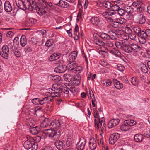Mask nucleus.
<instances>
[{"mask_svg": "<svg viewBox=\"0 0 150 150\" xmlns=\"http://www.w3.org/2000/svg\"><path fill=\"white\" fill-rule=\"evenodd\" d=\"M61 121L58 120H55L51 122L50 121V128H56V129H61Z\"/></svg>", "mask_w": 150, "mask_h": 150, "instance_id": "nucleus-10", "label": "nucleus"}, {"mask_svg": "<svg viewBox=\"0 0 150 150\" xmlns=\"http://www.w3.org/2000/svg\"><path fill=\"white\" fill-rule=\"evenodd\" d=\"M109 34L110 38L113 40H116L118 38L117 35L115 33V32L112 31H109L108 32Z\"/></svg>", "mask_w": 150, "mask_h": 150, "instance_id": "nucleus-31", "label": "nucleus"}, {"mask_svg": "<svg viewBox=\"0 0 150 150\" xmlns=\"http://www.w3.org/2000/svg\"><path fill=\"white\" fill-rule=\"evenodd\" d=\"M4 6V9L7 12H11L12 10V7L10 2L8 1H5Z\"/></svg>", "mask_w": 150, "mask_h": 150, "instance_id": "nucleus-20", "label": "nucleus"}, {"mask_svg": "<svg viewBox=\"0 0 150 150\" xmlns=\"http://www.w3.org/2000/svg\"><path fill=\"white\" fill-rule=\"evenodd\" d=\"M52 100L49 96H47L42 99H40V104L42 105L47 103L50 101Z\"/></svg>", "mask_w": 150, "mask_h": 150, "instance_id": "nucleus-27", "label": "nucleus"}, {"mask_svg": "<svg viewBox=\"0 0 150 150\" xmlns=\"http://www.w3.org/2000/svg\"><path fill=\"white\" fill-rule=\"evenodd\" d=\"M134 139L136 142H140L143 140V136L142 134H137L134 136Z\"/></svg>", "mask_w": 150, "mask_h": 150, "instance_id": "nucleus-28", "label": "nucleus"}, {"mask_svg": "<svg viewBox=\"0 0 150 150\" xmlns=\"http://www.w3.org/2000/svg\"><path fill=\"white\" fill-rule=\"evenodd\" d=\"M54 145L59 150H62L64 149L65 146V144L63 142L59 140H57L54 142Z\"/></svg>", "mask_w": 150, "mask_h": 150, "instance_id": "nucleus-18", "label": "nucleus"}, {"mask_svg": "<svg viewBox=\"0 0 150 150\" xmlns=\"http://www.w3.org/2000/svg\"><path fill=\"white\" fill-rule=\"evenodd\" d=\"M105 44L107 46L110 47H112L113 46V43L111 41L109 40L106 41Z\"/></svg>", "mask_w": 150, "mask_h": 150, "instance_id": "nucleus-58", "label": "nucleus"}, {"mask_svg": "<svg viewBox=\"0 0 150 150\" xmlns=\"http://www.w3.org/2000/svg\"><path fill=\"white\" fill-rule=\"evenodd\" d=\"M78 53L74 51L72 52L68 57V60L69 62H74L77 56Z\"/></svg>", "mask_w": 150, "mask_h": 150, "instance_id": "nucleus-21", "label": "nucleus"}, {"mask_svg": "<svg viewBox=\"0 0 150 150\" xmlns=\"http://www.w3.org/2000/svg\"><path fill=\"white\" fill-rule=\"evenodd\" d=\"M67 69V66L65 65H59L54 69V71L57 73H62L66 71Z\"/></svg>", "mask_w": 150, "mask_h": 150, "instance_id": "nucleus-15", "label": "nucleus"}, {"mask_svg": "<svg viewBox=\"0 0 150 150\" xmlns=\"http://www.w3.org/2000/svg\"><path fill=\"white\" fill-rule=\"evenodd\" d=\"M115 45L118 49H121L122 48V46L121 43L119 42H116L115 43Z\"/></svg>", "mask_w": 150, "mask_h": 150, "instance_id": "nucleus-57", "label": "nucleus"}, {"mask_svg": "<svg viewBox=\"0 0 150 150\" xmlns=\"http://www.w3.org/2000/svg\"><path fill=\"white\" fill-rule=\"evenodd\" d=\"M35 19L30 18L28 19L26 21V24L28 26H33L36 22Z\"/></svg>", "mask_w": 150, "mask_h": 150, "instance_id": "nucleus-29", "label": "nucleus"}, {"mask_svg": "<svg viewBox=\"0 0 150 150\" xmlns=\"http://www.w3.org/2000/svg\"><path fill=\"white\" fill-rule=\"evenodd\" d=\"M13 49V45L11 43H10L8 45H5L2 48V51L0 53V54L3 58L8 59L10 54V49L11 51Z\"/></svg>", "mask_w": 150, "mask_h": 150, "instance_id": "nucleus-5", "label": "nucleus"}, {"mask_svg": "<svg viewBox=\"0 0 150 150\" xmlns=\"http://www.w3.org/2000/svg\"><path fill=\"white\" fill-rule=\"evenodd\" d=\"M80 77L79 75H74L72 76L71 81L74 85L78 86L80 83Z\"/></svg>", "mask_w": 150, "mask_h": 150, "instance_id": "nucleus-14", "label": "nucleus"}, {"mask_svg": "<svg viewBox=\"0 0 150 150\" xmlns=\"http://www.w3.org/2000/svg\"><path fill=\"white\" fill-rule=\"evenodd\" d=\"M12 51L16 57L19 58L21 56V53L20 51L17 49L14 48V49H13V48Z\"/></svg>", "mask_w": 150, "mask_h": 150, "instance_id": "nucleus-41", "label": "nucleus"}, {"mask_svg": "<svg viewBox=\"0 0 150 150\" xmlns=\"http://www.w3.org/2000/svg\"><path fill=\"white\" fill-rule=\"evenodd\" d=\"M125 123L127 125L130 127V126H132L136 124V121L133 120H127L125 121Z\"/></svg>", "mask_w": 150, "mask_h": 150, "instance_id": "nucleus-39", "label": "nucleus"}, {"mask_svg": "<svg viewBox=\"0 0 150 150\" xmlns=\"http://www.w3.org/2000/svg\"><path fill=\"white\" fill-rule=\"evenodd\" d=\"M61 79V77L58 75H56L54 76L53 79L55 82H58Z\"/></svg>", "mask_w": 150, "mask_h": 150, "instance_id": "nucleus-61", "label": "nucleus"}, {"mask_svg": "<svg viewBox=\"0 0 150 150\" xmlns=\"http://www.w3.org/2000/svg\"><path fill=\"white\" fill-rule=\"evenodd\" d=\"M16 2L18 6L21 8H26L31 11L34 9L40 16L45 15L46 17L50 16V13L46 12L47 9L38 6L35 0H16Z\"/></svg>", "mask_w": 150, "mask_h": 150, "instance_id": "nucleus-1", "label": "nucleus"}, {"mask_svg": "<svg viewBox=\"0 0 150 150\" xmlns=\"http://www.w3.org/2000/svg\"><path fill=\"white\" fill-rule=\"evenodd\" d=\"M79 27L76 25L74 29L73 35H74V38L75 40H78L79 38V33L78 32Z\"/></svg>", "mask_w": 150, "mask_h": 150, "instance_id": "nucleus-25", "label": "nucleus"}, {"mask_svg": "<svg viewBox=\"0 0 150 150\" xmlns=\"http://www.w3.org/2000/svg\"><path fill=\"white\" fill-rule=\"evenodd\" d=\"M112 82L110 80H105L102 82L103 85L105 86H109L111 85Z\"/></svg>", "mask_w": 150, "mask_h": 150, "instance_id": "nucleus-45", "label": "nucleus"}, {"mask_svg": "<svg viewBox=\"0 0 150 150\" xmlns=\"http://www.w3.org/2000/svg\"><path fill=\"white\" fill-rule=\"evenodd\" d=\"M93 41L95 44L100 46H104L105 44V43L104 42L96 37H95L94 38Z\"/></svg>", "mask_w": 150, "mask_h": 150, "instance_id": "nucleus-30", "label": "nucleus"}, {"mask_svg": "<svg viewBox=\"0 0 150 150\" xmlns=\"http://www.w3.org/2000/svg\"><path fill=\"white\" fill-rule=\"evenodd\" d=\"M100 36L102 39L104 40H108L110 38L109 34L108 33L106 34L103 32L100 33Z\"/></svg>", "mask_w": 150, "mask_h": 150, "instance_id": "nucleus-38", "label": "nucleus"}, {"mask_svg": "<svg viewBox=\"0 0 150 150\" xmlns=\"http://www.w3.org/2000/svg\"><path fill=\"white\" fill-rule=\"evenodd\" d=\"M54 43V40L52 39H50L46 42L45 45L46 46L49 47L52 46Z\"/></svg>", "mask_w": 150, "mask_h": 150, "instance_id": "nucleus-46", "label": "nucleus"}, {"mask_svg": "<svg viewBox=\"0 0 150 150\" xmlns=\"http://www.w3.org/2000/svg\"><path fill=\"white\" fill-rule=\"evenodd\" d=\"M133 30L136 33L138 34V36H139V35L140 34V33H141L142 31H141V29L139 27H134Z\"/></svg>", "mask_w": 150, "mask_h": 150, "instance_id": "nucleus-50", "label": "nucleus"}, {"mask_svg": "<svg viewBox=\"0 0 150 150\" xmlns=\"http://www.w3.org/2000/svg\"><path fill=\"white\" fill-rule=\"evenodd\" d=\"M77 66V64L75 62H70V63L68 64L67 67L69 70L73 71H74Z\"/></svg>", "mask_w": 150, "mask_h": 150, "instance_id": "nucleus-23", "label": "nucleus"}, {"mask_svg": "<svg viewBox=\"0 0 150 150\" xmlns=\"http://www.w3.org/2000/svg\"><path fill=\"white\" fill-rule=\"evenodd\" d=\"M19 38L18 37L15 38L13 41V45L14 47L19 44Z\"/></svg>", "mask_w": 150, "mask_h": 150, "instance_id": "nucleus-55", "label": "nucleus"}, {"mask_svg": "<svg viewBox=\"0 0 150 150\" xmlns=\"http://www.w3.org/2000/svg\"><path fill=\"white\" fill-rule=\"evenodd\" d=\"M23 146L27 149H31V150H36L38 148L37 143L35 142L34 139L29 135L26 136Z\"/></svg>", "mask_w": 150, "mask_h": 150, "instance_id": "nucleus-4", "label": "nucleus"}, {"mask_svg": "<svg viewBox=\"0 0 150 150\" xmlns=\"http://www.w3.org/2000/svg\"><path fill=\"white\" fill-rule=\"evenodd\" d=\"M144 136L147 138H150V130L149 129H146L144 131Z\"/></svg>", "mask_w": 150, "mask_h": 150, "instance_id": "nucleus-51", "label": "nucleus"}, {"mask_svg": "<svg viewBox=\"0 0 150 150\" xmlns=\"http://www.w3.org/2000/svg\"><path fill=\"white\" fill-rule=\"evenodd\" d=\"M94 120L95 127L97 130H101V132L103 133L102 127L103 129L104 127L105 120L103 117H100L98 111L97 110L94 111Z\"/></svg>", "mask_w": 150, "mask_h": 150, "instance_id": "nucleus-3", "label": "nucleus"}, {"mask_svg": "<svg viewBox=\"0 0 150 150\" xmlns=\"http://www.w3.org/2000/svg\"><path fill=\"white\" fill-rule=\"evenodd\" d=\"M117 68L118 70L121 71H123L125 69V68L124 67L120 64H119L117 65Z\"/></svg>", "mask_w": 150, "mask_h": 150, "instance_id": "nucleus-56", "label": "nucleus"}, {"mask_svg": "<svg viewBox=\"0 0 150 150\" xmlns=\"http://www.w3.org/2000/svg\"><path fill=\"white\" fill-rule=\"evenodd\" d=\"M66 145L68 146H70L72 144V139L69 137L67 139L66 143Z\"/></svg>", "mask_w": 150, "mask_h": 150, "instance_id": "nucleus-52", "label": "nucleus"}, {"mask_svg": "<svg viewBox=\"0 0 150 150\" xmlns=\"http://www.w3.org/2000/svg\"><path fill=\"white\" fill-rule=\"evenodd\" d=\"M20 44L21 46L24 47L27 44V40L25 35H23L21 37L20 40Z\"/></svg>", "mask_w": 150, "mask_h": 150, "instance_id": "nucleus-33", "label": "nucleus"}, {"mask_svg": "<svg viewBox=\"0 0 150 150\" xmlns=\"http://www.w3.org/2000/svg\"><path fill=\"white\" fill-rule=\"evenodd\" d=\"M30 131L33 134L35 135L38 134L40 131L38 127H35L30 128Z\"/></svg>", "mask_w": 150, "mask_h": 150, "instance_id": "nucleus-34", "label": "nucleus"}, {"mask_svg": "<svg viewBox=\"0 0 150 150\" xmlns=\"http://www.w3.org/2000/svg\"><path fill=\"white\" fill-rule=\"evenodd\" d=\"M119 122L120 120L118 119H112L109 122L108 127L110 129L118 125Z\"/></svg>", "mask_w": 150, "mask_h": 150, "instance_id": "nucleus-13", "label": "nucleus"}, {"mask_svg": "<svg viewBox=\"0 0 150 150\" xmlns=\"http://www.w3.org/2000/svg\"><path fill=\"white\" fill-rule=\"evenodd\" d=\"M55 130L53 129H47L42 131L41 132L45 134L47 136H48L50 137H53L55 134Z\"/></svg>", "mask_w": 150, "mask_h": 150, "instance_id": "nucleus-12", "label": "nucleus"}, {"mask_svg": "<svg viewBox=\"0 0 150 150\" xmlns=\"http://www.w3.org/2000/svg\"><path fill=\"white\" fill-rule=\"evenodd\" d=\"M50 120L48 118H46L40 124V127L43 128L47 127L50 128Z\"/></svg>", "mask_w": 150, "mask_h": 150, "instance_id": "nucleus-16", "label": "nucleus"}, {"mask_svg": "<svg viewBox=\"0 0 150 150\" xmlns=\"http://www.w3.org/2000/svg\"><path fill=\"white\" fill-rule=\"evenodd\" d=\"M128 38H130L132 40H134L136 38V35L132 33H131L128 35Z\"/></svg>", "mask_w": 150, "mask_h": 150, "instance_id": "nucleus-54", "label": "nucleus"}, {"mask_svg": "<svg viewBox=\"0 0 150 150\" xmlns=\"http://www.w3.org/2000/svg\"><path fill=\"white\" fill-rule=\"evenodd\" d=\"M62 131L61 129H56L55 132V134L53 138L54 139H59L61 135V132Z\"/></svg>", "mask_w": 150, "mask_h": 150, "instance_id": "nucleus-35", "label": "nucleus"}, {"mask_svg": "<svg viewBox=\"0 0 150 150\" xmlns=\"http://www.w3.org/2000/svg\"><path fill=\"white\" fill-rule=\"evenodd\" d=\"M55 4L59 6L64 8H67L69 6V4L67 2L63 0H59V2Z\"/></svg>", "mask_w": 150, "mask_h": 150, "instance_id": "nucleus-24", "label": "nucleus"}, {"mask_svg": "<svg viewBox=\"0 0 150 150\" xmlns=\"http://www.w3.org/2000/svg\"><path fill=\"white\" fill-rule=\"evenodd\" d=\"M53 89H50L49 90V93L52 97H59L60 96V93L62 92V88H60L56 84L52 86Z\"/></svg>", "mask_w": 150, "mask_h": 150, "instance_id": "nucleus-6", "label": "nucleus"}, {"mask_svg": "<svg viewBox=\"0 0 150 150\" xmlns=\"http://www.w3.org/2000/svg\"><path fill=\"white\" fill-rule=\"evenodd\" d=\"M141 69L142 71L144 73H147L148 71V69L146 65L143 64H141Z\"/></svg>", "mask_w": 150, "mask_h": 150, "instance_id": "nucleus-44", "label": "nucleus"}, {"mask_svg": "<svg viewBox=\"0 0 150 150\" xmlns=\"http://www.w3.org/2000/svg\"><path fill=\"white\" fill-rule=\"evenodd\" d=\"M117 12L119 15L123 16L126 14V11L123 9L121 8L118 10Z\"/></svg>", "mask_w": 150, "mask_h": 150, "instance_id": "nucleus-49", "label": "nucleus"}, {"mask_svg": "<svg viewBox=\"0 0 150 150\" xmlns=\"http://www.w3.org/2000/svg\"><path fill=\"white\" fill-rule=\"evenodd\" d=\"M28 111L30 114H35V108L32 107H30L29 108Z\"/></svg>", "mask_w": 150, "mask_h": 150, "instance_id": "nucleus-64", "label": "nucleus"}, {"mask_svg": "<svg viewBox=\"0 0 150 150\" xmlns=\"http://www.w3.org/2000/svg\"><path fill=\"white\" fill-rule=\"evenodd\" d=\"M100 47L99 49L100 50H99V51H103V52H107L108 50L107 48L105 47L104 45L100 46Z\"/></svg>", "mask_w": 150, "mask_h": 150, "instance_id": "nucleus-60", "label": "nucleus"}, {"mask_svg": "<svg viewBox=\"0 0 150 150\" xmlns=\"http://www.w3.org/2000/svg\"><path fill=\"white\" fill-rule=\"evenodd\" d=\"M83 70V68L82 67L80 66H76V67L74 71L73 72L74 73L77 72L78 73H80Z\"/></svg>", "mask_w": 150, "mask_h": 150, "instance_id": "nucleus-47", "label": "nucleus"}, {"mask_svg": "<svg viewBox=\"0 0 150 150\" xmlns=\"http://www.w3.org/2000/svg\"><path fill=\"white\" fill-rule=\"evenodd\" d=\"M120 129L122 131H127L129 130L130 128L129 126L125 123V122L124 121V124L120 126Z\"/></svg>", "mask_w": 150, "mask_h": 150, "instance_id": "nucleus-42", "label": "nucleus"}, {"mask_svg": "<svg viewBox=\"0 0 150 150\" xmlns=\"http://www.w3.org/2000/svg\"><path fill=\"white\" fill-rule=\"evenodd\" d=\"M113 83L115 87L117 89L120 90L123 88V86L122 83H120L116 79H113Z\"/></svg>", "mask_w": 150, "mask_h": 150, "instance_id": "nucleus-22", "label": "nucleus"}, {"mask_svg": "<svg viewBox=\"0 0 150 150\" xmlns=\"http://www.w3.org/2000/svg\"><path fill=\"white\" fill-rule=\"evenodd\" d=\"M120 135L118 133H114L111 134L109 139V143L111 144H114L118 139Z\"/></svg>", "mask_w": 150, "mask_h": 150, "instance_id": "nucleus-8", "label": "nucleus"}, {"mask_svg": "<svg viewBox=\"0 0 150 150\" xmlns=\"http://www.w3.org/2000/svg\"><path fill=\"white\" fill-rule=\"evenodd\" d=\"M88 144L89 147L91 150H94L96 148L98 144H100L98 141L93 137L90 139Z\"/></svg>", "mask_w": 150, "mask_h": 150, "instance_id": "nucleus-9", "label": "nucleus"}, {"mask_svg": "<svg viewBox=\"0 0 150 150\" xmlns=\"http://www.w3.org/2000/svg\"><path fill=\"white\" fill-rule=\"evenodd\" d=\"M98 53L102 57L107 58L108 56V53L106 52L99 51Z\"/></svg>", "mask_w": 150, "mask_h": 150, "instance_id": "nucleus-48", "label": "nucleus"}, {"mask_svg": "<svg viewBox=\"0 0 150 150\" xmlns=\"http://www.w3.org/2000/svg\"><path fill=\"white\" fill-rule=\"evenodd\" d=\"M137 23L140 24H143L145 21V18L142 14H138L136 18Z\"/></svg>", "mask_w": 150, "mask_h": 150, "instance_id": "nucleus-19", "label": "nucleus"}, {"mask_svg": "<svg viewBox=\"0 0 150 150\" xmlns=\"http://www.w3.org/2000/svg\"><path fill=\"white\" fill-rule=\"evenodd\" d=\"M103 6L108 9L112 8L113 5L110 2L108 1H105L102 2Z\"/></svg>", "mask_w": 150, "mask_h": 150, "instance_id": "nucleus-37", "label": "nucleus"}, {"mask_svg": "<svg viewBox=\"0 0 150 150\" xmlns=\"http://www.w3.org/2000/svg\"><path fill=\"white\" fill-rule=\"evenodd\" d=\"M40 98H35L33 99L32 102L33 104L35 105L40 104Z\"/></svg>", "mask_w": 150, "mask_h": 150, "instance_id": "nucleus-53", "label": "nucleus"}, {"mask_svg": "<svg viewBox=\"0 0 150 150\" xmlns=\"http://www.w3.org/2000/svg\"><path fill=\"white\" fill-rule=\"evenodd\" d=\"M35 124V121L33 118H29L26 121V124L27 126L32 127L34 126Z\"/></svg>", "mask_w": 150, "mask_h": 150, "instance_id": "nucleus-26", "label": "nucleus"}, {"mask_svg": "<svg viewBox=\"0 0 150 150\" xmlns=\"http://www.w3.org/2000/svg\"><path fill=\"white\" fill-rule=\"evenodd\" d=\"M52 3L50 2L47 3L45 1L43 5L44 6V7H45V8H49L51 6H52Z\"/></svg>", "mask_w": 150, "mask_h": 150, "instance_id": "nucleus-63", "label": "nucleus"}, {"mask_svg": "<svg viewBox=\"0 0 150 150\" xmlns=\"http://www.w3.org/2000/svg\"><path fill=\"white\" fill-rule=\"evenodd\" d=\"M117 21L118 23V24H123L125 22V19L122 18H121L118 19L117 20Z\"/></svg>", "mask_w": 150, "mask_h": 150, "instance_id": "nucleus-62", "label": "nucleus"}, {"mask_svg": "<svg viewBox=\"0 0 150 150\" xmlns=\"http://www.w3.org/2000/svg\"><path fill=\"white\" fill-rule=\"evenodd\" d=\"M59 57V56L57 54L54 53L51 55L49 57L48 59L50 61H52L58 59Z\"/></svg>", "mask_w": 150, "mask_h": 150, "instance_id": "nucleus-32", "label": "nucleus"}, {"mask_svg": "<svg viewBox=\"0 0 150 150\" xmlns=\"http://www.w3.org/2000/svg\"><path fill=\"white\" fill-rule=\"evenodd\" d=\"M139 40V42L142 44H144L146 42V40L148 38V37L146 34L145 33L144 31H142L141 33L138 36Z\"/></svg>", "mask_w": 150, "mask_h": 150, "instance_id": "nucleus-11", "label": "nucleus"}, {"mask_svg": "<svg viewBox=\"0 0 150 150\" xmlns=\"http://www.w3.org/2000/svg\"><path fill=\"white\" fill-rule=\"evenodd\" d=\"M123 49L127 53H130L132 52L133 55L135 57H138L139 54L141 53V47L138 45L134 43L129 44L127 42L123 44Z\"/></svg>", "mask_w": 150, "mask_h": 150, "instance_id": "nucleus-2", "label": "nucleus"}, {"mask_svg": "<svg viewBox=\"0 0 150 150\" xmlns=\"http://www.w3.org/2000/svg\"><path fill=\"white\" fill-rule=\"evenodd\" d=\"M72 76L70 74H64L63 77L64 79L67 82H70L71 81Z\"/></svg>", "mask_w": 150, "mask_h": 150, "instance_id": "nucleus-40", "label": "nucleus"}, {"mask_svg": "<svg viewBox=\"0 0 150 150\" xmlns=\"http://www.w3.org/2000/svg\"><path fill=\"white\" fill-rule=\"evenodd\" d=\"M91 22L94 26H98L100 24V19L99 17H93L91 18Z\"/></svg>", "mask_w": 150, "mask_h": 150, "instance_id": "nucleus-17", "label": "nucleus"}, {"mask_svg": "<svg viewBox=\"0 0 150 150\" xmlns=\"http://www.w3.org/2000/svg\"><path fill=\"white\" fill-rule=\"evenodd\" d=\"M125 32L128 35L132 33V30L131 28L129 27H126L125 28Z\"/></svg>", "mask_w": 150, "mask_h": 150, "instance_id": "nucleus-59", "label": "nucleus"}, {"mask_svg": "<svg viewBox=\"0 0 150 150\" xmlns=\"http://www.w3.org/2000/svg\"><path fill=\"white\" fill-rule=\"evenodd\" d=\"M86 143V139L83 137H81L79 142L76 145V149L77 150H83Z\"/></svg>", "mask_w": 150, "mask_h": 150, "instance_id": "nucleus-7", "label": "nucleus"}, {"mask_svg": "<svg viewBox=\"0 0 150 150\" xmlns=\"http://www.w3.org/2000/svg\"><path fill=\"white\" fill-rule=\"evenodd\" d=\"M70 83H68V87H67L68 88L69 90L74 95H75L76 93V88L74 86H70Z\"/></svg>", "mask_w": 150, "mask_h": 150, "instance_id": "nucleus-43", "label": "nucleus"}, {"mask_svg": "<svg viewBox=\"0 0 150 150\" xmlns=\"http://www.w3.org/2000/svg\"><path fill=\"white\" fill-rule=\"evenodd\" d=\"M131 82L134 86H137L139 84V79L137 77H133L131 78Z\"/></svg>", "mask_w": 150, "mask_h": 150, "instance_id": "nucleus-36", "label": "nucleus"}]
</instances>
